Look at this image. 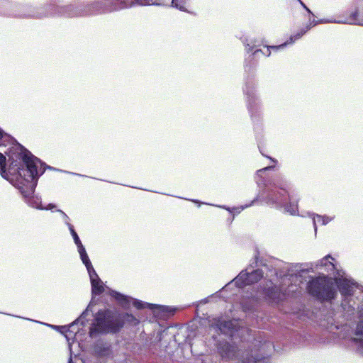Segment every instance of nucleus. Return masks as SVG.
Masks as SVG:
<instances>
[{
    "label": "nucleus",
    "instance_id": "1",
    "mask_svg": "<svg viewBox=\"0 0 363 363\" xmlns=\"http://www.w3.org/2000/svg\"><path fill=\"white\" fill-rule=\"evenodd\" d=\"M9 162L8 171L11 175H18L27 182H32L38 177V158L22 146L10 147L6 152Z\"/></svg>",
    "mask_w": 363,
    "mask_h": 363
},
{
    "label": "nucleus",
    "instance_id": "2",
    "mask_svg": "<svg viewBox=\"0 0 363 363\" xmlns=\"http://www.w3.org/2000/svg\"><path fill=\"white\" fill-rule=\"evenodd\" d=\"M123 328L121 313L109 308L101 309L96 313L89 330L90 336L98 334H116Z\"/></svg>",
    "mask_w": 363,
    "mask_h": 363
},
{
    "label": "nucleus",
    "instance_id": "3",
    "mask_svg": "<svg viewBox=\"0 0 363 363\" xmlns=\"http://www.w3.org/2000/svg\"><path fill=\"white\" fill-rule=\"evenodd\" d=\"M308 293L320 301L334 299L337 291L332 278L326 275L313 277L307 284Z\"/></svg>",
    "mask_w": 363,
    "mask_h": 363
},
{
    "label": "nucleus",
    "instance_id": "4",
    "mask_svg": "<svg viewBox=\"0 0 363 363\" xmlns=\"http://www.w3.org/2000/svg\"><path fill=\"white\" fill-rule=\"evenodd\" d=\"M155 4L152 0H101L94 2L91 7L99 13H104L130 7L135 4L145 6Z\"/></svg>",
    "mask_w": 363,
    "mask_h": 363
},
{
    "label": "nucleus",
    "instance_id": "5",
    "mask_svg": "<svg viewBox=\"0 0 363 363\" xmlns=\"http://www.w3.org/2000/svg\"><path fill=\"white\" fill-rule=\"evenodd\" d=\"M289 184L286 182H278L274 189L269 192L266 200L268 204H281L290 199Z\"/></svg>",
    "mask_w": 363,
    "mask_h": 363
},
{
    "label": "nucleus",
    "instance_id": "6",
    "mask_svg": "<svg viewBox=\"0 0 363 363\" xmlns=\"http://www.w3.org/2000/svg\"><path fill=\"white\" fill-rule=\"evenodd\" d=\"M263 277L261 269H255L251 272L242 271L234 279L235 285L238 288H243L260 281Z\"/></svg>",
    "mask_w": 363,
    "mask_h": 363
},
{
    "label": "nucleus",
    "instance_id": "7",
    "mask_svg": "<svg viewBox=\"0 0 363 363\" xmlns=\"http://www.w3.org/2000/svg\"><path fill=\"white\" fill-rule=\"evenodd\" d=\"M218 352L223 359H233L237 356L238 347L227 341H220L217 345Z\"/></svg>",
    "mask_w": 363,
    "mask_h": 363
},
{
    "label": "nucleus",
    "instance_id": "8",
    "mask_svg": "<svg viewBox=\"0 0 363 363\" xmlns=\"http://www.w3.org/2000/svg\"><path fill=\"white\" fill-rule=\"evenodd\" d=\"M310 28H311V24L308 25L305 28H302L296 34H294V35H291L290 37V38H289V41H286V43H282V44H281L279 45H277V46H267V52H262V50H256L254 51L253 54L256 55L257 53L260 52L262 54H264V55L269 57L270 55V53H271V51H270L271 50H278L279 48H284L287 44L294 43L296 40H297L299 38H301Z\"/></svg>",
    "mask_w": 363,
    "mask_h": 363
},
{
    "label": "nucleus",
    "instance_id": "9",
    "mask_svg": "<svg viewBox=\"0 0 363 363\" xmlns=\"http://www.w3.org/2000/svg\"><path fill=\"white\" fill-rule=\"evenodd\" d=\"M211 326L222 333H228L235 330V325L232 320H215Z\"/></svg>",
    "mask_w": 363,
    "mask_h": 363
},
{
    "label": "nucleus",
    "instance_id": "10",
    "mask_svg": "<svg viewBox=\"0 0 363 363\" xmlns=\"http://www.w3.org/2000/svg\"><path fill=\"white\" fill-rule=\"evenodd\" d=\"M359 11L358 8H356L354 11H351L343 20L339 21L338 23L350 24V25H358L363 26V20L359 18Z\"/></svg>",
    "mask_w": 363,
    "mask_h": 363
},
{
    "label": "nucleus",
    "instance_id": "11",
    "mask_svg": "<svg viewBox=\"0 0 363 363\" xmlns=\"http://www.w3.org/2000/svg\"><path fill=\"white\" fill-rule=\"evenodd\" d=\"M334 258L328 255L319 260L317 264L318 267L325 268V271L329 273H334L337 271L336 267L333 263Z\"/></svg>",
    "mask_w": 363,
    "mask_h": 363
},
{
    "label": "nucleus",
    "instance_id": "12",
    "mask_svg": "<svg viewBox=\"0 0 363 363\" xmlns=\"http://www.w3.org/2000/svg\"><path fill=\"white\" fill-rule=\"evenodd\" d=\"M55 8L53 6H48L45 7H40L36 9V11L33 12V13L28 15V17L35 18H41L44 17H48L51 16L49 13L50 11L52 10Z\"/></svg>",
    "mask_w": 363,
    "mask_h": 363
},
{
    "label": "nucleus",
    "instance_id": "13",
    "mask_svg": "<svg viewBox=\"0 0 363 363\" xmlns=\"http://www.w3.org/2000/svg\"><path fill=\"white\" fill-rule=\"evenodd\" d=\"M111 296L114 298L116 301L118 303V304L125 309H128L130 307V301L128 300V296L117 292L113 291L111 293Z\"/></svg>",
    "mask_w": 363,
    "mask_h": 363
},
{
    "label": "nucleus",
    "instance_id": "14",
    "mask_svg": "<svg viewBox=\"0 0 363 363\" xmlns=\"http://www.w3.org/2000/svg\"><path fill=\"white\" fill-rule=\"evenodd\" d=\"M121 317L123 326L127 324L130 326H137L140 324V320L133 314L129 313H121Z\"/></svg>",
    "mask_w": 363,
    "mask_h": 363
},
{
    "label": "nucleus",
    "instance_id": "15",
    "mask_svg": "<svg viewBox=\"0 0 363 363\" xmlns=\"http://www.w3.org/2000/svg\"><path fill=\"white\" fill-rule=\"evenodd\" d=\"M91 284L92 294L100 295L104 291V287L99 277L95 278L94 279H92Z\"/></svg>",
    "mask_w": 363,
    "mask_h": 363
},
{
    "label": "nucleus",
    "instance_id": "16",
    "mask_svg": "<svg viewBox=\"0 0 363 363\" xmlns=\"http://www.w3.org/2000/svg\"><path fill=\"white\" fill-rule=\"evenodd\" d=\"M337 286H338L340 292L341 293L342 295H343V296L352 295V287L347 280L344 279L342 281H340L338 283Z\"/></svg>",
    "mask_w": 363,
    "mask_h": 363
},
{
    "label": "nucleus",
    "instance_id": "17",
    "mask_svg": "<svg viewBox=\"0 0 363 363\" xmlns=\"http://www.w3.org/2000/svg\"><path fill=\"white\" fill-rule=\"evenodd\" d=\"M264 293L267 298L272 301L278 300L280 296V291L275 286L264 289Z\"/></svg>",
    "mask_w": 363,
    "mask_h": 363
},
{
    "label": "nucleus",
    "instance_id": "18",
    "mask_svg": "<svg viewBox=\"0 0 363 363\" xmlns=\"http://www.w3.org/2000/svg\"><path fill=\"white\" fill-rule=\"evenodd\" d=\"M78 252L80 255V257H81L82 262L86 266V268H89V267L90 268L91 265H92V264H91V261L88 257V255L85 250L84 247H81L80 248H79Z\"/></svg>",
    "mask_w": 363,
    "mask_h": 363
},
{
    "label": "nucleus",
    "instance_id": "19",
    "mask_svg": "<svg viewBox=\"0 0 363 363\" xmlns=\"http://www.w3.org/2000/svg\"><path fill=\"white\" fill-rule=\"evenodd\" d=\"M0 174L4 178H7L8 173L6 170V157L0 152Z\"/></svg>",
    "mask_w": 363,
    "mask_h": 363
},
{
    "label": "nucleus",
    "instance_id": "20",
    "mask_svg": "<svg viewBox=\"0 0 363 363\" xmlns=\"http://www.w3.org/2000/svg\"><path fill=\"white\" fill-rule=\"evenodd\" d=\"M187 0H171V5L181 11L185 9Z\"/></svg>",
    "mask_w": 363,
    "mask_h": 363
},
{
    "label": "nucleus",
    "instance_id": "21",
    "mask_svg": "<svg viewBox=\"0 0 363 363\" xmlns=\"http://www.w3.org/2000/svg\"><path fill=\"white\" fill-rule=\"evenodd\" d=\"M69 230H70V232H71V234L73 237V239H74V243L76 244V245L77 246V248H80L81 247H84L77 233H76V231L74 230V229L73 228V226L72 225H70L69 226Z\"/></svg>",
    "mask_w": 363,
    "mask_h": 363
},
{
    "label": "nucleus",
    "instance_id": "22",
    "mask_svg": "<svg viewBox=\"0 0 363 363\" xmlns=\"http://www.w3.org/2000/svg\"><path fill=\"white\" fill-rule=\"evenodd\" d=\"M86 269L88 271L91 281H92V279H94L95 278L99 277L92 265H91L90 268H86Z\"/></svg>",
    "mask_w": 363,
    "mask_h": 363
},
{
    "label": "nucleus",
    "instance_id": "23",
    "mask_svg": "<svg viewBox=\"0 0 363 363\" xmlns=\"http://www.w3.org/2000/svg\"><path fill=\"white\" fill-rule=\"evenodd\" d=\"M356 334L363 336V321L359 320L357 325Z\"/></svg>",
    "mask_w": 363,
    "mask_h": 363
},
{
    "label": "nucleus",
    "instance_id": "24",
    "mask_svg": "<svg viewBox=\"0 0 363 363\" xmlns=\"http://www.w3.org/2000/svg\"><path fill=\"white\" fill-rule=\"evenodd\" d=\"M133 306L137 308V309H142L144 308V304L142 301H138V300H135L133 302Z\"/></svg>",
    "mask_w": 363,
    "mask_h": 363
},
{
    "label": "nucleus",
    "instance_id": "25",
    "mask_svg": "<svg viewBox=\"0 0 363 363\" xmlns=\"http://www.w3.org/2000/svg\"><path fill=\"white\" fill-rule=\"evenodd\" d=\"M353 340L358 343L359 347L363 349V340L362 339H357V338H354Z\"/></svg>",
    "mask_w": 363,
    "mask_h": 363
},
{
    "label": "nucleus",
    "instance_id": "26",
    "mask_svg": "<svg viewBox=\"0 0 363 363\" xmlns=\"http://www.w3.org/2000/svg\"><path fill=\"white\" fill-rule=\"evenodd\" d=\"M359 319L363 321V309L359 312Z\"/></svg>",
    "mask_w": 363,
    "mask_h": 363
},
{
    "label": "nucleus",
    "instance_id": "27",
    "mask_svg": "<svg viewBox=\"0 0 363 363\" xmlns=\"http://www.w3.org/2000/svg\"><path fill=\"white\" fill-rule=\"evenodd\" d=\"M301 4L306 9V11H308V12H311L309 9L303 2L301 1Z\"/></svg>",
    "mask_w": 363,
    "mask_h": 363
},
{
    "label": "nucleus",
    "instance_id": "28",
    "mask_svg": "<svg viewBox=\"0 0 363 363\" xmlns=\"http://www.w3.org/2000/svg\"><path fill=\"white\" fill-rule=\"evenodd\" d=\"M4 137V131L0 128V139Z\"/></svg>",
    "mask_w": 363,
    "mask_h": 363
},
{
    "label": "nucleus",
    "instance_id": "29",
    "mask_svg": "<svg viewBox=\"0 0 363 363\" xmlns=\"http://www.w3.org/2000/svg\"><path fill=\"white\" fill-rule=\"evenodd\" d=\"M254 362H255V363H264V362H262V361L257 360V359H255Z\"/></svg>",
    "mask_w": 363,
    "mask_h": 363
},
{
    "label": "nucleus",
    "instance_id": "30",
    "mask_svg": "<svg viewBox=\"0 0 363 363\" xmlns=\"http://www.w3.org/2000/svg\"><path fill=\"white\" fill-rule=\"evenodd\" d=\"M250 360L249 359H246V361H242V363H245V362H250Z\"/></svg>",
    "mask_w": 363,
    "mask_h": 363
},
{
    "label": "nucleus",
    "instance_id": "31",
    "mask_svg": "<svg viewBox=\"0 0 363 363\" xmlns=\"http://www.w3.org/2000/svg\"><path fill=\"white\" fill-rule=\"evenodd\" d=\"M270 168H271V167H265V168L264 169V170L269 169H270Z\"/></svg>",
    "mask_w": 363,
    "mask_h": 363
},
{
    "label": "nucleus",
    "instance_id": "32",
    "mask_svg": "<svg viewBox=\"0 0 363 363\" xmlns=\"http://www.w3.org/2000/svg\"><path fill=\"white\" fill-rule=\"evenodd\" d=\"M60 211V213H63L65 216H66V215H65V213L64 212H62V211Z\"/></svg>",
    "mask_w": 363,
    "mask_h": 363
},
{
    "label": "nucleus",
    "instance_id": "33",
    "mask_svg": "<svg viewBox=\"0 0 363 363\" xmlns=\"http://www.w3.org/2000/svg\"><path fill=\"white\" fill-rule=\"evenodd\" d=\"M174 309L169 311V312H174Z\"/></svg>",
    "mask_w": 363,
    "mask_h": 363
}]
</instances>
